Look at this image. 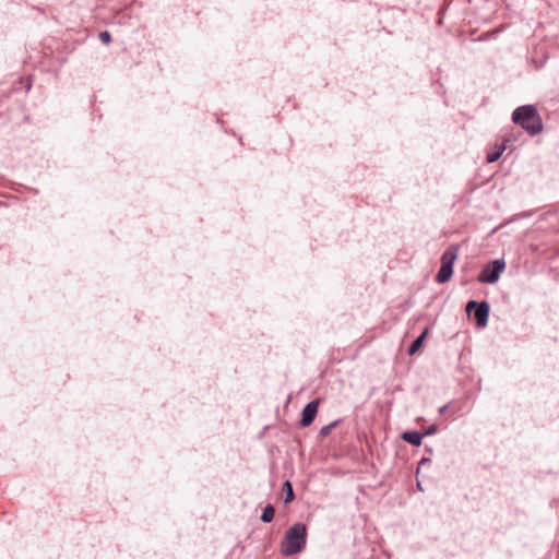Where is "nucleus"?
Masks as SVG:
<instances>
[{
  "mask_svg": "<svg viewBox=\"0 0 559 559\" xmlns=\"http://www.w3.org/2000/svg\"><path fill=\"white\" fill-rule=\"evenodd\" d=\"M34 9H35L36 11H38L39 13H41V14H44V13H45L44 9H41V8H39V7H34Z\"/></svg>",
  "mask_w": 559,
  "mask_h": 559,
  "instance_id": "obj_18",
  "label": "nucleus"
},
{
  "mask_svg": "<svg viewBox=\"0 0 559 559\" xmlns=\"http://www.w3.org/2000/svg\"><path fill=\"white\" fill-rule=\"evenodd\" d=\"M282 489L285 492L284 504L287 506L295 500V492H294L293 484L289 480H285L283 483Z\"/></svg>",
  "mask_w": 559,
  "mask_h": 559,
  "instance_id": "obj_10",
  "label": "nucleus"
},
{
  "mask_svg": "<svg viewBox=\"0 0 559 559\" xmlns=\"http://www.w3.org/2000/svg\"><path fill=\"white\" fill-rule=\"evenodd\" d=\"M425 435L417 430H406L401 435V438L404 442L412 444L414 447H419L423 442V438Z\"/></svg>",
  "mask_w": 559,
  "mask_h": 559,
  "instance_id": "obj_8",
  "label": "nucleus"
},
{
  "mask_svg": "<svg viewBox=\"0 0 559 559\" xmlns=\"http://www.w3.org/2000/svg\"><path fill=\"white\" fill-rule=\"evenodd\" d=\"M98 38L104 45H109L112 40L111 34L108 31L99 32Z\"/></svg>",
  "mask_w": 559,
  "mask_h": 559,
  "instance_id": "obj_13",
  "label": "nucleus"
},
{
  "mask_svg": "<svg viewBox=\"0 0 559 559\" xmlns=\"http://www.w3.org/2000/svg\"><path fill=\"white\" fill-rule=\"evenodd\" d=\"M319 404V400H312L304 406L301 411V418L299 420L300 427L306 428L313 423L318 414Z\"/></svg>",
  "mask_w": 559,
  "mask_h": 559,
  "instance_id": "obj_6",
  "label": "nucleus"
},
{
  "mask_svg": "<svg viewBox=\"0 0 559 559\" xmlns=\"http://www.w3.org/2000/svg\"><path fill=\"white\" fill-rule=\"evenodd\" d=\"M465 311L469 318H474L478 329L487 326L490 314V305L487 300H469L465 306Z\"/></svg>",
  "mask_w": 559,
  "mask_h": 559,
  "instance_id": "obj_4",
  "label": "nucleus"
},
{
  "mask_svg": "<svg viewBox=\"0 0 559 559\" xmlns=\"http://www.w3.org/2000/svg\"><path fill=\"white\" fill-rule=\"evenodd\" d=\"M511 120L532 136L539 134L544 129L538 109L532 104L516 107L512 112Z\"/></svg>",
  "mask_w": 559,
  "mask_h": 559,
  "instance_id": "obj_2",
  "label": "nucleus"
},
{
  "mask_svg": "<svg viewBox=\"0 0 559 559\" xmlns=\"http://www.w3.org/2000/svg\"><path fill=\"white\" fill-rule=\"evenodd\" d=\"M31 87H32V84H31V83H28V84L26 85V90H27V91H29V90H31Z\"/></svg>",
  "mask_w": 559,
  "mask_h": 559,
  "instance_id": "obj_19",
  "label": "nucleus"
},
{
  "mask_svg": "<svg viewBox=\"0 0 559 559\" xmlns=\"http://www.w3.org/2000/svg\"><path fill=\"white\" fill-rule=\"evenodd\" d=\"M340 423H341V419H336V420L330 423L329 425L323 426L319 431V437L320 438L328 437L331 433L332 429L335 428Z\"/></svg>",
  "mask_w": 559,
  "mask_h": 559,
  "instance_id": "obj_12",
  "label": "nucleus"
},
{
  "mask_svg": "<svg viewBox=\"0 0 559 559\" xmlns=\"http://www.w3.org/2000/svg\"><path fill=\"white\" fill-rule=\"evenodd\" d=\"M507 150V144L504 142L500 144H496L490 152H488L486 156V162L491 164L497 162L503 154V152Z\"/></svg>",
  "mask_w": 559,
  "mask_h": 559,
  "instance_id": "obj_9",
  "label": "nucleus"
},
{
  "mask_svg": "<svg viewBox=\"0 0 559 559\" xmlns=\"http://www.w3.org/2000/svg\"><path fill=\"white\" fill-rule=\"evenodd\" d=\"M438 432V425L437 424H431L430 426L427 427V429L425 430V432L423 435L426 436H433Z\"/></svg>",
  "mask_w": 559,
  "mask_h": 559,
  "instance_id": "obj_14",
  "label": "nucleus"
},
{
  "mask_svg": "<svg viewBox=\"0 0 559 559\" xmlns=\"http://www.w3.org/2000/svg\"><path fill=\"white\" fill-rule=\"evenodd\" d=\"M274 514L275 508L273 507V504L269 503L263 508L262 513L260 515V520L263 523H271L274 519Z\"/></svg>",
  "mask_w": 559,
  "mask_h": 559,
  "instance_id": "obj_11",
  "label": "nucleus"
},
{
  "mask_svg": "<svg viewBox=\"0 0 559 559\" xmlns=\"http://www.w3.org/2000/svg\"><path fill=\"white\" fill-rule=\"evenodd\" d=\"M428 334L429 328H425L421 333L411 343L407 348V354L409 356L415 355L423 347Z\"/></svg>",
  "mask_w": 559,
  "mask_h": 559,
  "instance_id": "obj_7",
  "label": "nucleus"
},
{
  "mask_svg": "<svg viewBox=\"0 0 559 559\" xmlns=\"http://www.w3.org/2000/svg\"><path fill=\"white\" fill-rule=\"evenodd\" d=\"M308 531L302 522L294 523L287 528L280 545L283 557H292L302 552L307 546Z\"/></svg>",
  "mask_w": 559,
  "mask_h": 559,
  "instance_id": "obj_1",
  "label": "nucleus"
},
{
  "mask_svg": "<svg viewBox=\"0 0 559 559\" xmlns=\"http://www.w3.org/2000/svg\"><path fill=\"white\" fill-rule=\"evenodd\" d=\"M431 463V460L429 457H423L419 463H418V467H417V472L416 474L418 475L419 472H420V468L427 464H430Z\"/></svg>",
  "mask_w": 559,
  "mask_h": 559,
  "instance_id": "obj_15",
  "label": "nucleus"
},
{
  "mask_svg": "<svg viewBox=\"0 0 559 559\" xmlns=\"http://www.w3.org/2000/svg\"><path fill=\"white\" fill-rule=\"evenodd\" d=\"M504 269L506 261L503 259L491 260L483 267L478 276V282L483 284H495L499 281Z\"/></svg>",
  "mask_w": 559,
  "mask_h": 559,
  "instance_id": "obj_5",
  "label": "nucleus"
},
{
  "mask_svg": "<svg viewBox=\"0 0 559 559\" xmlns=\"http://www.w3.org/2000/svg\"><path fill=\"white\" fill-rule=\"evenodd\" d=\"M459 246L451 245L448 247L441 255V266L436 275V282L438 284L448 283L454 270V262L457 259Z\"/></svg>",
  "mask_w": 559,
  "mask_h": 559,
  "instance_id": "obj_3",
  "label": "nucleus"
},
{
  "mask_svg": "<svg viewBox=\"0 0 559 559\" xmlns=\"http://www.w3.org/2000/svg\"><path fill=\"white\" fill-rule=\"evenodd\" d=\"M416 488H417V490H419V491H424V488H423V486H421L420 481H417V484H416Z\"/></svg>",
  "mask_w": 559,
  "mask_h": 559,
  "instance_id": "obj_17",
  "label": "nucleus"
},
{
  "mask_svg": "<svg viewBox=\"0 0 559 559\" xmlns=\"http://www.w3.org/2000/svg\"><path fill=\"white\" fill-rule=\"evenodd\" d=\"M448 408H449V404H445V405L439 407L438 413L440 415H443L448 411Z\"/></svg>",
  "mask_w": 559,
  "mask_h": 559,
  "instance_id": "obj_16",
  "label": "nucleus"
}]
</instances>
